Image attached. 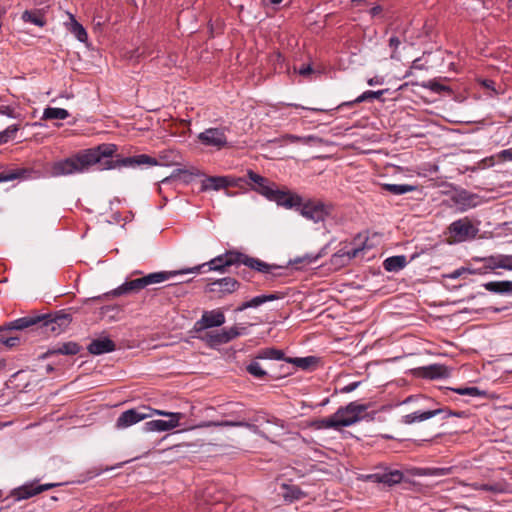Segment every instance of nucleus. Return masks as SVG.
I'll return each instance as SVG.
<instances>
[{"label":"nucleus","instance_id":"1","mask_svg":"<svg viewBox=\"0 0 512 512\" xmlns=\"http://www.w3.org/2000/svg\"><path fill=\"white\" fill-rule=\"evenodd\" d=\"M117 150L115 144L102 143L50 163L47 165L46 171L51 177H64L85 173L94 165H97L99 170H105L103 168L104 158L111 156Z\"/></svg>","mask_w":512,"mask_h":512},{"label":"nucleus","instance_id":"2","mask_svg":"<svg viewBox=\"0 0 512 512\" xmlns=\"http://www.w3.org/2000/svg\"><path fill=\"white\" fill-rule=\"evenodd\" d=\"M180 271H159L150 273L141 278L133 279L124 282L119 287L113 289L112 291L105 294V296H114L118 297L125 294L137 293L140 290L146 288L149 285L162 283L167 281L177 275H179Z\"/></svg>","mask_w":512,"mask_h":512},{"label":"nucleus","instance_id":"3","mask_svg":"<svg viewBox=\"0 0 512 512\" xmlns=\"http://www.w3.org/2000/svg\"><path fill=\"white\" fill-rule=\"evenodd\" d=\"M239 254H240V252L237 250H228L224 254L211 259L207 263H204L202 265H197V266L189 268V269L179 270L180 271L179 275L187 274V273H199L201 268H203L205 266H209V270H211V271L225 273L227 271L228 267L239 265V257H240Z\"/></svg>","mask_w":512,"mask_h":512},{"label":"nucleus","instance_id":"4","mask_svg":"<svg viewBox=\"0 0 512 512\" xmlns=\"http://www.w3.org/2000/svg\"><path fill=\"white\" fill-rule=\"evenodd\" d=\"M158 164L159 161L156 158H153L146 154H140L126 158H119V155H117L116 151L111 156L104 158L103 168L105 170H111L119 167H134L140 165L156 166Z\"/></svg>","mask_w":512,"mask_h":512},{"label":"nucleus","instance_id":"5","mask_svg":"<svg viewBox=\"0 0 512 512\" xmlns=\"http://www.w3.org/2000/svg\"><path fill=\"white\" fill-rule=\"evenodd\" d=\"M41 316L42 321L39 324V330L45 334L51 333L58 335L64 332L72 322L71 315L63 311Z\"/></svg>","mask_w":512,"mask_h":512},{"label":"nucleus","instance_id":"6","mask_svg":"<svg viewBox=\"0 0 512 512\" xmlns=\"http://www.w3.org/2000/svg\"><path fill=\"white\" fill-rule=\"evenodd\" d=\"M153 415L168 417L169 420H151L144 424L143 429L146 432H165L170 431L180 425L183 414L179 412H168L164 410L153 409Z\"/></svg>","mask_w":512,"mask_h":512},{"label":"nucleus","instance_id":"7","mask_svg":"<svg viewBox=\"0 0 512 512\" xmlns=\"http://www.w3.org/2000/svg\"><path fill=\"white\" fill-rule=\"evenodd\" d=\"M369 406V404L350 402L348 405L340 407L337 410V417L340 420V425L342 427H348L364 419L367 416L364 415V413L367 411Z\"/></svg>","mask_w":512,"mask_h":512},{"label":"nucleus","instance_id":"8","mask_svg":"<svg viewBox=\"0 0 512 512\" xmlns=\"http://www.w3.org/2000/svg\"><path fill=\"white\" fill-rule=\"evenodd\" d=\"M448 229L454 242H465L472 239L479 231L467 217L452 222Z\"/></svg>","mask_w":512,"mask_h":512},{"label":"nucleus","instance_id":"9","mask_svg":"<svg viewBox=\"0 0 512 512\" xmlns=\"http://www.w3.org/2000/svg\"><path fill=\"white\" fill-rule=\"evenodd\" d=\"M58 485L59 484L57 483L38 484V480H33L26 482L17 488H14L10 495L16 501H22L36 496L44 491L50 490Z\"/></svg>","mask_w":512,"mask_h":512},{"label":"nucleus","instance_id":"10","mask_svg":"<svg viewBox=\"0 0 512 512\" xmlns=\"http://www.w3.org/2000/svg\"><path fill=\"white\" fill-rule=\"evenodd\" d=\"M299 207L301 215L315 223L324 221L331 213L332 208L331 205L318 200H310L304 204L302 203Z\"/></svg>","mask_w":512,"mask_h":512},{"label":"nucleus","instance_id":"11","mask_svg":"<svg viewBox=\"0 0 512 512\" xmlns=\"http://www.w3.org/2000/svg\"><path fill=\"white\" fill-rule=\"evenodd\" d=\"M153 416L152 408L142 406L124 411L116 421V428L125 429Z\"/></svg>","mask_w":512,"mask_h":512},{"label":"nucleus","instance_id":"12","mask_svg":"<svg viewBox=\"0 0 512 512\" xmlns=\"http://www.w3.org/2000/svg\"><path fill=\"white\" fill-rule=\"evenodd\" d=\"M227 131L228 128L226 127L208 128L199 133L198 140L205 146H210L216 148L217 150H221L228 145L226 136Z\"/></svg>","mask_w":512,"mask_h":512},{"label":"nucleus","instance_id":"13","mask_svg":"<svg viewBox=\"0 0 512 512\" xmlns=\"http://www.w3.org/2000/svg\"><path fill=\"white\" fill-rule=\"evenodd\" d=\"M239 288L240 283L235 278L224 277L209 283L206 286V292L217 298H224L236 292Z\"/></svg>","mask_w":512,"mask_h":512},{"label":"nucleus","instance_id":"14","mask_svg":"<svg viewBox=\"0 0 512 512\" xmlns=\"http://www.w3.org/2000/svg\"><path fill=\"white\" fill-rule=\"evenodd\" d=\"M225 320V315L220 309L204 311L201 318L195 322L193 331L198 333L213 327H220Z\"/></svg>","mask_w":512,"mask_h":512},{"label":"nucleus","instance_id":"15","mask_svg":"<svg viewBox=\"0 0 512 512\" xmlns=\"http://www.w3.org/2000/svg\"><path fill=\"white\" fill-rule=\"evenodd\" d=\"M239 256H240L239 257V265L243 264V265L247 266L248 268H250L254 271L260 272L262 274H265V275L276 276L274 271L282 268L281 266H278L276 264L266 263L259 258L251 257L242 252H240Z\"/></svg>","mask_w":512,"mask_h":512},{"label":"nucleus","instance_id":"16","mask_svg":"<svg viewBox=\"0 0 512 512\" xmlns=\"http://www.w3.org/2000/svg\"><path fill=\"white\" fill-rule=\"evenodd\" d=\"M241 178H235L231 176H210L205 178L201 182V190H215L224 189L227 187H236L239 185Z\"/></svg>","mask_w":512,"mask_h":512},{"label":"nucleus","instance_id":"17","mask_svg":"<svg viewBox=\"0 0 512 512\" xmlns=\"http://www.w3.org/2000/svg\"><path fill=\"white\" fill-rule=\"evenodd\" d=\"M268 200L275 201L278 205L285 208L299 207L302 204V198L296 194L277 189L276 185L269 194Z\"/></svg>","mask_w":512,"mask_h":512},{"label":"nucleus","instance_id":"18","mask_svg":"<svg viewBox=\"0 0 512 512\" xmlns=\"http://www.w3.org/2000/svg\"><path fill=\"white\" fill-rule=\"evenodd\" d=\"M443 415V418H447L451 415H458L457 413H453L452 411L444 408H437L434 410L427 411H415L413 413L407 414L403 417V422L405 424H412L415 422H422L428 420L436 415Z\"/></svg>","mask_w":512,"mask_h":512},{"label":"nucleus","instance_id":"19","mask_svg":"<svg viewBox=\"0 0 512 512\" xmlns=\"http://www.w3.org/2000/svg\"><path fill=\"white\" fill-rule=\"evenodd\" d=\"M247 177L251 182V188L264 197L268 198L275 184L271 183L267 178L255 173L252 170L247 171Z\"/></svg>","mask_w":512,"mask_h":512},{"label":"nucleus","instance_id":"20","mask_svg":"<svg viewBox=\"0 0 512 512\" xmlns=\"http://www.w3.org/2000/svg\"><path fill=\"white\" fill-rule=\"evenodd\" d=\"M116 349V344L108 337H100L90 342L87 347L89 353L93 355H101L113 352Z\"/></svg>","mask_w":512,"mask_h":512},{"label":"nucleus","instance_id":"21","mask_svg":"<svg viewBox=\"0 0 512 512\" xmlns=\"http://www.w3.org/2000/svg\"><path fill=\"white\" fill-rule=\"evenodd\" d=\"M199 427H244L255 434H259V428L253 423L246 421L245 419L239 420H225V421H209L199 425Z\"/></svg>","mask_w":512,"mask_h":512},{"label":"nucleus","instance_id":"22","mask_svg":"<svg viewBox=\"0 0 512 512\" xmlns=\"http://www.w3.org/2000/svg\"><path fill=\"white\" fill-rule=\"evenodd\" d=\"M372 482L383 483L388 486L398 484L403 479V473L399 470H391L383 473H375L368 476Z\"/></svg>","mask_w":512,"mask_h":512},{"label":"nucleus","instance_id":"23","mask_svg":"<svg viewBox=\"0 0 512 512\" xmlns=\"http://www.w3.org/2000/svg\"><path fill=\"white\" fill-rule=\"evenodd\" d=\"M42 321L40 315H28L18 318L7 325V329L23 330L29 327H35L39 330V324Z\"/></svg>","mask_w":512,"mask_h":512},{"label":"nucleus","instance_id":"24","mask_svg":"<svg viewBox=\"0 0 512 512\" xmlns=\"http://www.w3.org/2000/svg\"><path fill=\"white\" fill-rule=\"evenodd\" d=\"M80 345L76 342L60 343L50 349L44 354V357H49L57 354L61 355H76L80 352Z\"/></svg>","mask_w":512,"mask_h":512},{"label":"nucleus","instance_id":"25","mask_svg":"<svg viewBox=\"0 0 512 512\" xmlns=\"http://www.w3.org/2000/svg\"><path fill=\"white\" fill-rule=\"evenodd\" d=\"M453 200L461 211H466L477 205V196L466 191H462L455 195Z\"/></svg>","mask_w":512,"mask_h":512},{"label":"nucleus","instance_id":"26","mask_svg":"<svg viewBox=\"0 0 512 512\" xmlns=\"http://www.w3.org/2000/svg\"><path fill=\"white\" fill-rule=\"evenodd\" d=\"M407 265V259L404 255H397L388 257L383 262V267L388 272H398L405 268Z\"/></svg>","mask_w":512,"mask_h":512},{"label":"nucleus","instance_id":"27","mask_svg":"<svg viewBox=\"0 0 512 512\" xmlns=\"http://www.w3.org/2000/svg\"><path fill=\"white\" fill-rule=\"evenodd\" d=\"M483 287L492 293L505 294L512 293V281H490L483 285Z\"/></svg>","mask_w":512,"mask_h":512},{"label":"nucleus","instance_id":"28","mask_svg":"<svg viewBox=\"0 0 512 512\" xmlns=\"http://www.w3.org/2000/svg\"><path fill=\"white\" fill-rule=\"evenodd\" d=\"M21 18L24 22H29L39 27H43L46 24L44 15L40 10H25Z\"/></svg>","mask_w":512,"mask_h":512},{"label":"nucleus","instance_id":"29","mask_svg":"<svg viewBox=\"0 0 512 512\" xmlns=\"http://www.w3.org/2000/svg\"><path fill=\"white\" fill-rule=\"evenodd\" d=\"M480 261L484 263L483 268L485 270H495L498 268L504 269L503 254L492 255L489 257L480 258Z\"/></svg>","mask_w":512,"mask_h":512},{"label":"nucleus","instance_id":"30","mask_svg":"<svg viewBox=\"0 0 512 512\" xmlns=\"http://www.w3.org/2000/svg\"><path fill=\"white\" fill-rule=\"evenodd\" d=\"M386 92H387V90L365 91L360 96H358L354 101L343 103L339 107L352 106L354 103H360V102H364V101H368V100L379 99Z\"/></svg>","mask_w":512,"mask_h":512},{"label":"nucleus","instance_id":"31","mask_svg":"<svg viewBox=\"0 0 512 512\" xmlns=\"http://www.w3.org/2000/svg\"><path fill=\"white\" fill-rule=\"evenodd\" d=\"M256 359L284 360L285 361L286 358H285L282 350L275 349V348H264L258 352Z\"/></svg>","mask_w":512,"mask_h":512},{"label":"nucleus","instance_id":"32","mask_svg":"<svg viewBox=\"0 0 512 512\" xmlns=\"http://www.w3.org/2000/svg\"><path fill=\"white\" fill-rule=\"evenodd\" d=\"M382 189L394 195H402L414 191L416 187L408 184H383Z\"/></svg>","mask_w":512,"mask_h":512},{"label":"nucleus","instance_id":"33","mask_svg":"<svg viewBox=\"0 0 512 512\" xmlns=\"http://www.w3.org/2000/svg\"><path fill=\"white\" fill-rule=\"evenodd\" d=\"M69 117V112L63 108L48 107L43 112V119L53 120L59 119L64 120Z\"/></svg>","mask_w":512,"mask_h":512},{"label":"nucleus","instance_id":"34","mask_svg":"<svg viewBox=\"0 0 512 512\" xmlns=\"http://www.w3.org/2000/svg\"><path fill=\"white\" fill-rule=\"evenodd\" d=\"M282 297H283V295L281 293H272V294L258 295V296H255V297H253L252 299L249 300L250 307L251 308H257V307H259L260 305H262V304H264L266 302L278 300V299H280Z\"/></svg>","mask_w":512,"mask_h":512},{"label":"nucleus","instance_id":"35","mask_svg":"<svg viewBox=\"0 0 512 512\" xmlns=\"http://www.w3.org/2000/svg\"><path fill=\"white\" fill-rule=\"evenodd\" d=\"M425 375L431 379L444 378L449 375V371L447 367L435 364L426 368Z\"/></svg>","mask_w":512,"mask_h":512},{"label":"nucleus","instance_id":"36","mask_svg":"<svg viewBox=\"0 0 512 512\" xmlns=\"http://www.w3.org/2000/svg\"><path fill=\"white\" fill-rule=\"evenodd\" d=\"M285 489L284 497L291 501L302 499L305 493L297 486L294 485H283Z\"/></svg>","mask_w":512,"mask_h":512},{"label":"nucleus","instance_id":"37","mask_svg":"<svg viewBox=\"0 0 512 512\" xmlns=\"http://www.w3.org/2000/svg\"><path fill=\"white\" fill-rule=\"evenodd\" d=\"M201 339L211 346L225 344L222 331L207 332Z\"/></svg>","mask_w":512,"mask_h":512},{"label":"nucleus","instance_id":"38","mask_svg":"<svg viewBox=\"0 0 512 512\" xmlns=\"http://www.w3.org/2000/svg\"><path fill=\"white\" fill-rule=\"evenodd\" d=\"M468 486L474 490H482V491H488L492 493H500L503 492V488L500 484H482L478 482H474L471 484H468Z\"/></svg>","mask_w":512,"mask_h":512},{"label":"nucleus","instance_id":"39","mask_svg":"<svg viewBox=\"0 0 512 512\" xmlns=\"http://www.w3.org/2000/svg\"><path fill=\"white\" fill-rule=\"evenodd\" d=\"M221 331H222V335L224 338V342L226 344V343L232 341L233 339L239 337L240 335H242L243 332L245 331V328H239L237 326H233L230 328H224Z\"/></svg>","mask_w":512,"mask_h":512},{"label":"nucleus","instance_id":"40","mask_svg":"<svg viewBox=\"0 0 512 512\" xmlns=\"http://www.w3.org/2000/svg\"><path fill=\"white\" fill-rule=\"evenodd\" d=\"M480 85L488 91L487 95L489 97H493V96H496V95H499V94L503 93V90L501 89V87L499 86L497 88L496 84H495V82L493 80L483 79V80L480 81Z\"/></svg>","mask_w":512,"mask_h":512},{"label":"nucleus","instance_id":"41","mask_svg":"<svg viewBox=\"0 0 512 512\" xmlns=\"http://www.w3.org/2000/svg\"><path fill=\"white\" fill-rule=\"evenodd\" d=\"M454 392H456L459 395H467L471 397H483L486 395V392L483 390L478 389L477 387H461L453 389Z\"/></svg>","mask_w":512,"mask_h":512},{"label":"nucleus","instance_id":"42","mask_svg":"<svg viewBox=\"0 0 512 512\" xmlns=\"http://www.w3.org/2000/svg\"><path fill=\"white\" fill-rule=\"evenodd\" d=\"M319 427L321 428H326V429H339L341 428L342 426L340 425V420L339 418L337 417V412L332 415L331 417H327V418H324V419H321L319 421Z\"/></svg>","mask_w":512,"mask_h":512},{"label":"nucleus","instance_id":"43","mask_svg":"<svg viewBox=\"0 0 512 512\" xmlns=\"http://www.w3.org/2000/svg\"><path fill=\"white\" fill-rule=\"evenodd\" d=\"M19 130L18 125H10L6 129L0 132V145L7 143L9 140L14 139L17 131Z\"/></svg>","mask_w":512,"mask_h":512},{"label":"nucleus","instance_id":"44","mask_svg":"<svg viewBox=\"0 0 512 512\" xmlns=\"http://www.w3.org/2000/svg\"><path fill=\"white\" fill-rule=\"evenodd\" d=\"M258 359L251 361V363L247 366V371L256 378H263L267 375V372L261 367Z\"/></svg>","mask_w":512,"mask_h":512},{"label":"nucleus","instance_id":"45","mask_svg":"<svg viewBox=\"0 0 512 512\" xmlns=\"http://www.w3.org/2000/svg\"><path fill=\"white\" fill-rule=\"evenodd\" d=\"M363 247L353 248L349 250L341 249L337 253L333 255L334 259L346 257L347 260H351L353 258H356L362 251Z\"/></svg>","mask_w":512,"mask_h":512},{"label":"nucleus","instance_id":"46","mask_svg":"<svg viewBox=\"0 0 512 512\" xmlns=\"http://www.w3.org/2000/svg\"><path fill=\"white\" fill-rule=\"evenodd\" d=\"M71 32L75 35V37L80 42H85L87 40V32L84 29V27L78 23L76 20L73 19L72 25H71Z\"/></svg>","mask_w":512,"mask_h":512},{"label":"nucleus","instance_id":"47","mask_svg":"<svg viewBox=\"0 0 512 512\" xmlns=\"http://www.w3.org/2000/svg\"><path fill=\"white\" fill-rule=\"evenodd\" d=\"M286 139L291 143H302V144H310L318 141V137L309 135V136H296L289 134L286 136Z\"/></svg>","mask_w":512,"mask_h":512},{"label":"nucleus","instance_id":"48","mask_svg":"<svg viewBox=\"0 0 512 512\" xmlns=\"http://www.w3.org/2000/svg\"><path fill=\"white\" fill-rule=\"evenodd\" d=\"M285 361L288 363H293L299 368L307 369L311 364L315 362V359L314 357L287 358Z\"/></svg>","mask_w":512,"mask_h":512},{"label":"nucleus","instance_id":"49","mask_svg":"<svg viewBox=\"0 0 512 512\" xmlns=\"http://www.w3.org/2000/svg\"><path fill=\"white\" fill-rule=\"evenodd\" d=\"M452 467H441V468H431L428 470L429 475L431 476H446L451 474Z\"/></svg>","mask_w":512,"mask_h":512},{"label":"nucleus","instance_id":"50","mask_svg":"<svg viewBox=\"0 0 512 512\" xmlns=\"http://www.w3.org/2000/svg\"><path fill=\"white\" fill-rule=\"evenodd\" d=\"M0 342L4 344L6 347L12 348L17 346L20 343V338L17 336L13 337H4L0 336Z\"/></svg>","mask_w":512,"mask_h":512},{"label":"nucleus","instance_id":"51","mask_svg":"<svg viewBox=\"0 0 512 512\" xmlns=\"http://www.w3.org/2000/svg\"><path fill=\"white\" fill-rule=\"evenodd\" d=\"M318 258H319L318 255H316V256L305 255L303 257H299V258L295 259L292 263L293 264H297V263L312 264V263L316 262L318 260Z\"/></svg>","mask_w":512,"mask_h":512},{"label":"nucleus","instance_id":"52","mask_svg":"<svg viewBox=\"0 0 512 512\" xmlns=\"http://www.w3.org/2000/svg\"><path fill=\"white\" fill-rule=\"evenodd\" d=\"M400 44H401V41L397 36H392L389 39V46L393 50V52L391 54V58H395V52L398 49Z\"/></svg>","mask_w":512,"mask_h":512},{"label":"nucleus","instance_id":"53","mask_svg":"<svg viewBox=\"0 0 512 512\" xmlns=\"http://www.w3.org/2000/svg\"><path fill=\"white\" fill-rule=\"evenodd\" d=\"M497 157L500 159V160H503V161H511L512 162V147L509 148V149H504L502 151H500L498 154H497Z\"/></svg>","mask_w":512,"mask_h":512},{"label":"nucleus","instance_id":"54","mask_svg":"<svg viewBox=\"0 0 512 512\" xmlns=\"http://www.w3.org/2000/svg\"><path fill=\"white\" fill-rule=\"evenodd\" d=\"M0 114L6 115L8 117H15V109L9 105L0 107Z\"/></svg>","mask_w":512,"mask_h":512},{"label":"nucleus","instance_id":"55","mask_svg":"<svg viewBox=\"0 0 512 512\" xmlns=\"http://www.w3.org/2000/svg\"><path fill=\"white\" fill-rule=\"evenodd\" d=\"M361 382L357 381V382H352L344 387H342L340 389V392L341 393H350L352 391H354L355 389H357L359 387Z\"/></svg>","mask_w":512,"mask_h":512},{"label":"nucleus","instance_id":"56","mask_svg":"<svg viewBox=\"0 0 512 512\" xmlns=\"http://www.w3.org/2000/svg\"><path fill=\"white\" fill-rule=\"evenodd\" d=\"M504 270L512 271V255H503Z\"/></svg>","mask_w":512,"mask_h":512},{"label":"nucleus","instance_id":"57","mask_svg":"<svg viewBox=\"0 0 512 512\" xmlns=\"http://www.w3.org/2000/svg\"><path fill=\"white\" fill-rule=\"evenodd\" d=\"M383 82H384L383 78L378 77V76L372 77V78L368 79V81H367L368 85H370V86L382 85Z\"/></svg>","mask_w":512,"mask_h":512},{"label":"nucleus","instance_id":"58","mask_svg":"<svg viewBox=\"0 0 512 512\" xmlns=\"http://www.w3.org/2000/svg\"><path fill=\"white\" fill-rule=\"evenodd\" d=\"M15 178H16V174H14V173H8V174L0 173V182L11 181V180H14Z\"/></svg>","mask_w":512,"mask_h":512},{"label":"nucleus","instance_id":"59","mask_svg":"<svg viewBox=\"0 0 512 512\" xmlns=\"http://www.w3.org/2000/svg\"><path fill=\"white\" fill-rule=\"evenodd\" d=\"M180 173H186V171L178 169L175 172H173L171 176L164 178L161 182L163 184L169 183L173 178H175Z\"/></svg>","mask_w":512,"mask_h":512},{"label":"nucleus","instance_id":"60","mask_svg":"<svg viewBox=\"0 0 512 512\" xmlns=\"http://www.w3.org/2000/svg\"><path fill=\"white\" fill-rule=\"evenodd\" d=\"M382 10H383V8L379 5H377L370 9V14H371V16L375 17V16L379 15L382 12Z\"/></svg>","mask_w":512,"mask_h":512},{"label":"nucleus","instance_id":"61","mask_svg":"<svg viewBox=\"0 0 512 512\" xmlns=\"http://www.w3.org/2000/svg\"><path fill=\"white\" fill-rule=\"evenodd\" d=\"M248 308H251L250 307V302L249 300L248 301H245L243 302L241 305H239L236 309H235V312H242Z\"/></svg>","mask_w":512,"mask_h":512},{"label":"nucleus","instance_id":"62","mask_svg":"<svg viewBox=\"0 0 512 512\" xmlns=\"http://www.w3.org/2000/svg\"><path fill=\"white\" fill-rule=\"evenodd\" d=\"M311 72H312V68H311V66H309V65H308V66H304V67H302V68L299 70V73H300L301 75H304V76H305V75H309Z\"/></svg>","mask_w":512,"mask_h":512},{"label":"nucleus","instance_id":"63","mask_svg":"<svg viewBox=\"0 0 512 512\" xmlns=\"http://www.w3.org/2000/svg\"><path fill=\"white\" fill-rule=\"evenodd\" d=\"M271 4H279L282 0H269Z\"/></svg>","mask_w":512,"mask_h":512},{"label":"nucleus","instance_id":"64","mask_svg":"<svg viewBox=\"0 0 512 512\" xmlns=\"http://www.w3.org/2000/svg\"><path fill=\"white\" fill-rule=\"evenodd\" d=\"M160 158H161L162 160H167V159H168L167 153H163V154L160 156Z\"/></svg>","mask_w":512,"mask_h":512}]
</instances>
